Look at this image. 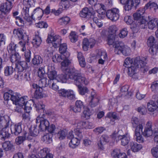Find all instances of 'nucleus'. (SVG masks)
<instances>
[{
  "label": "nucleus",
  "instance_id": "nucleus-40",
  "mask_svg": "<svg viewBox=\"0 0 158 158\" xmlns=\"http://www.w3.org/2000/svg\"><path fill=\"white\" fill-rule=\"evenodd\" d=\"M93 13L91 12L87 7L84 8L80 13V16L83 18H85L87 16L91 15Z\"/></svg>",
  "mask_w": 158,
  "mask_h": 158
},
{
  "label": "nucleus",
  "instance_id": "nucleus-9",
  "mask_svg": "<svg viewBox=\"0 0 158 158\" xmlns=\"http://www.w3.org/2000/svg\"><path fill=\"white\" fill-rule=\"evenodd\" d=\"M23 31V30L21 28L15 29L13 31L14 35L19 40H24L25 42H28L29 37Z\"/></svg>",
  "mask_w": 158,
  "mask_h": 158
},
{
  "label": "nucleus",
  "instance_id": "nucleus-60",
  "mask_svg": "<svg viewBox=\"0 0 158 158\" xmlns=\"http://www.w3.org/2000/svg\"><path fill=\"white\" fill-rule=\"evenodd\" d=\"M13 91L11 90H8L7 92L4 93V98L5 101H8L11 100Z\"/></svg>",
  "mask_w": 158,
  "mask_h": 158
},
{
  "label": "nucleus",
  "instance_id": "nucleus-55",
  "mask_svg": "<svg viewBox=\"0 0 158 158\" xmlns=\"http://www.w3.org/2000/svg\"><path fill=\"white\" fill-rule=\"evenodd\" d=\"M29 131L32 135H34L35 136L38 135L40 131V130H38L35 126L29 128Z\"/></svg>",
  "mask_w": 158,
  "mask_h": 158
},
{
  "label": "nucleus",
  "instance_id": "nucleus-52",
  "mask_svg": "<svg viewBox=\"0 0 158 158\" xmlns=\"http://www.w3.org/2000/svg\"><path fill=\"white\" fill-rule=\"evenodd\" d=\"M115 36L114 34H110L108 35L107 39V42L109 45H114L116 43L121 42H114Z\"/></svg>",
  "mask_w": 158,
  "mask_h": 158
},
{
  "label": "nucleus",
  "instance_id": "nucleus-3",
  "mask_svg": "<svg viewBox=\"0 0 158 158\" xmlns=\"http://www.w3.org/2000/svg\"><path fill=\"white\" fill-rule=\"evenodd\" d=\"M70 77L71 80H74L75 85L77 86L83 85H86L88 83L85 78L81 76L79 72L75 69H72V75Z\"/></svg>",
  "mask_w": 158,
  "mask_h": 158
},
{
  "label": "nucleus",
  "instance_id": "nucleus-38",
  "mask_svg": "<svg viewBox=\"0 0 158 158\" xmlns=\"http://www.w3.org/2000/svg\"><path fill=\"white\" fill-rule=\"evenodd\" d=\"M80 141L78 138L75 137L71 140L69 143V146L72 148H75L79 144Z\"/></svg>",
  "mask_w": 158,
  "mask_h": 158
},
{
  "label": "nucleus",
  "instance_id": "nucleus-1",
  "mask_svg": "<svg viewBox=\"0 0 158 158\" xmlns=\"http://www.w3.org/2000/svg\"><path fill=\"white\" fill-rule=\"evenodd\" d=\"M61 41V37L59 35H56L54 36H50L48 37L47 41L48 43H51L52 46L55 48L59 47V52L60 54L65 55L66 58L69 57V53L67 51V46L66 44L63 43L60 44Z\"/></svg>",
  "mask_w": 158,
  "mask_h": 158
},
{
  "label": "nucleus",
  "instance_id": "nucleus-22",
  "mask_svg": "<svg viewBox=\"0 0 158 158\" xmlns=\"http://www.w3.org/2000/svg\"><path fill=\"white\" fill-rule=\"evenodd\" d=\"M46 69L48 71V76L49 80L53 81L57 77L56 72L54 70V68L51 66L46 65Z\"/></svg>",
  "mask_w": 158,
  "mask_h": 158
},
{
  "label": "nucleus",
  "instance_id": "nucleus-45",
  "mask_svg": "<svg viewBox=\"0 0 158 158\" xmlns=\"http://www.w3.org/2000/svg\"><path fill=\"white\" fill-rule=\"evenodd\" d=\"M17 47V45L13 42H11L7 47V50L10 54L16 52V48Z\"/></svg>",
  "mask_w": 158,
  "mask_h": 158
},
{
  "label": "nucleus",
  "instance_id": "nucleus-56",
  "mask_svg": "<svg viewBox=\"0 0 158 158\" xmlns=\"http://www.w3.org/2000/svg\"><path fill=\"white\" fill-rule=\"evenodd\" d=\"M80 129V127H77L75 131V137L78 138V139L81 140L83 137V134Z\"/></svg>",
  "mask_w": 158,
  "mask_h": 158
},
{
  "label": "nucleus",
  "instance_id": "nucleus-19",
  "mask_svg": "<svg viewBox=\"0 0 158 158\" xmlns=\"http://www.w3.org/2000/svg\"><path fill=\"white\" fill-rule=\"evenodd\" d=\"M147 64L146 59L142 57L138 56L134 60L133 64L138 68L144 67Z\"/></svg>",
  "mask_w": 158,
  "mask_h": 158
},
{
  "label": "nucleus",
  "instance_id": "nucleus-61",
  "mask_svg": "<svg viewBox=\"0 0 158 158\" xmlns=\"http://www.w3.org/2000/svg\"><path fill=\"white\" fill-rule=\"evenodd\" d=\"M133 62V60L132 58L128 57L125 60L124 66L125 67H128L129 66H132Z\"/></svg>",
  "mask_w": 158,
  "mask_h": 158
},
{
  "label": "nucleus",
  "instance_id": "nucleus-64",
  "mask_svg": "<svg viewBox=\"0 0 158 158\" xmlns=\"http://www.w3.org/2000/svg\"><path fill=\"white\" fill-rule=\"evenodd\" d=\"M151 88L152 91L155 93H158V83L156 82H153L151 84Z\"/></svg>",
  "mask_w": 158,
  "mask_h": 158
},
{
  "label": "nucleus",
  "instance_id": "nucleus-21",
  "mask_svg": "<svg viewBox=\"0 0 158 158\" xmlns=\"http://www.w3.org/2000/svg\"><path fill=\"white\" fill-rule=\"evenodd\" d=\"M30 86L33 88L35 89L34 97L35 98L38 99L43 97V89L42 88L38 86V85L35 83L30 84Z\"/></svg>",
  "mask_w": 158,
  "mask_h": 158
},
{
  "label": "nucleus",
  "instance_id": "nucleus-43",
  "mask_svg": "<svg viewBox=\"0 0 158 158\" xmlns=\"http://www.w3.org/2000/svg\"><path fill=\"white\" fill-rule=\"evenodd\" d=\"M21 96L20 94L17 93H14L13 91L12 96L11 97V100L12 101L13 104L17 105V104L18 102V100Z\"/></svg>",
  "mask_w": 158,
  "mask_h": 158
},
{
  "label": "nucleus",
  "instance_id": "nucleus-5",
  "mask_svg": "<svg viewBox=\"0 0 158 158\" xmlns=\"http://www.w3.org/2000/svg\"><path fill=\"white\" fill-rule=\"evenodd\" d=\"M114 48V52L116 54H119L122 53L125 56L130 54L131 49L129 47L125 46L122 42L116 43L113 45Z\"/></svg>",
  "mask_w": 158,
  "mask_h": 158
},
{
  "label": "nucleus",
  "instance_id": "nucleus-6",
  "mask_svg": "<svg viewBox=\"0 0 158 158\" xmlns=\"http://www.w3.org/2000/svg\"><path fill=\"white\" fill-rule=\"evenodd\" d=\"M36 123L37 124L40 123L39 127L40 131H46L49 124L48 121L44 118V114H40L37 117Z\"/></svg>",
  "mask_w": 158,
  "mask_h": 158
},
{
  "label": "nucleus",
  "instance_id": "nucleus-50",
  "mask_svg": "<svg viewBox=\"0 0 158 158\" xmlns=\"http://www.w3.org/2000/svg\"><path fill=\"white\" fill-rule=\"evenodd\" d=\"M149 52L152 55L156 54L158 52V44L156 43L154 45L150 47Z\"/></svg>",
  "mask_w": 158,
  "mask_h": 158
},
{
  "label": "nucleus",
  "instance_id": "nucleus-25",
  "mask_svg": "<svg viewBox=\"0 0 158 158\" xmlns=\"http://www.w3.org/2000/svg\"><path fill=\"white\" fill-rule=\"evenodd\" d=\"M72 72L66 73L64 72L65 73L64 74H59L57 79L58 81L62 83H66L69 79H71L70 76L72 75Z\"/></svg>",
  "mask_w": 158,
  "mask_h": 158
},
{
  "label": "nucleus",
  "instance_id": "nucleus-29",
  "mask_svg": "<svg viewBox=\"0 0 158 158\" xmlns=\"http://www.w3.org/2000/svg\"><path fill=\"white\" fill-rule=\"evenodd\" d=\"M33 106L36 109L38 112L40 113V114H44H44L46 113V112H44L45 106L41 101H39L35 104L34 102Z\"/></svg>",
  "mask_w": 158,
  "mask_h": 158
},
{
  "label": "nucleus",
  "instance_id": "nucleus-15",
  "mask_svg": "<svg viewBox=\"0 0 158 158\" xmlns=\"http://www.w3.org/2000/svg\"><path fill=\"white\" fill-rule=\"evenodd\" d=\"M95 43V40L92 38L89 39L86 38H84L82 42L83 50L84 51H87L89 47L90 48H93L94 46Z\"/></svg>",
  "mask_w": 158,
  "mask_h": 158
},
{
  "label": "nucleus",
  "instance_id": "nucleus-34",
  "mask_svg": "<svg viewBox=\"0 0 158 158\" xmlns=\"http://www.w3.org/2000/svg\"><path fill=\"white\" fill-rule=\"evenodd\" d=\"M42 41L41 38L39 35H35L33 37L32 44L34 47L37 48L40 46Z\"/></svg>",
  "mask_w": 158,
  "mask_h": 158
},
{
  "label": "nucleus",
  "instance_id": "nucleus-35",
  "mask_svg": "<svg viewBox=\"0 0 158 158\" xmlns=\"http://www.w3.org/2000/svg\"><path fill=\"white\" fill-rule=\"evenodd\" d=\"M43 61L42 57L38 55H35L31 61L32 64L36 67L39 66L42 63Z\"/></svg>",
  "mask_w": 158,
  "mask_h": 158
},
{
  "label": "nucleus",
  "instance_id": "nucleus-44",
  "mask_svg": "<svg viewBox=\"0 0 158 158\" xmlns=\"http://www.w3.org/2000/svg\"><path fill=\"white\" fill-rule=\"evenodd\" d=\"M130 147L131 150L134 152H137L142 148V145L135 142H131Z\"/></svg>",
  "mask_w": 158,
  "mask_h": 158
},
{
  "label": "nucleus",
  "instance_id": "nucleus-41",
  "mask_svg": "<svg viewBox=\"0 0 158 158\" xmlns=\"http://www.w3.org/2000/svg\"><path fill=\"white\" fill-rule=\"evenodd\" d=\"M70 19L68 16H64L60 18L58 20V23L61 25L65 26L70 22Z\"/></svg>",
  "mask_w": 158,
  "mask_h": 158
},
{
  "label": "nucleus",
  "instance_id": "nucleus-4",
  "mask_svg": "<svg viewBox=\"0 0 158 158\" xmlns=\"http://www.w3.org/2000/svg\"><path fill=\"white\" fill-rule=\"evenodd\" d=\"M21 50L24 52V58L25 61L20 62L17 66L20 71H26L29 68L28 64L31 61V52L29 49H26L24 47L21 48Z\"/></svg>",
  "mask_w": 158,
  "mask_h": 158
},
{
  "label": "nucleus",
  "instance_id": "nucleus-48",
  "mask_svg": "<svg viewBox=\"0 0 158 158\" xmlns=\"http://www.w3.org/2000/svg\"><path fill=\"white\" fill-rule=\"evenodd\" d=\"M143 130L140 131L138 130L137 132L135 131V134L136 136V139L137 142L139 143H143L144 142V139L142 136L141 135L142 132Z\"/></svg>",
  "mask_w": 158,
  "mask_h": 158
},
{
  "label": "nucleus",
  "instance_id": "nucleus-10",
  "mask_svg": "<svg viewBox=\"0 0 158 158\" xmlns=\"http://www.w3.org/2000/svg\"><path fill=\"white\" fill-rule=\"evenodd\" d=\"M157 19H153L148 22L146 20H143L140 24V28L144 29L148 26L149 29L153 30L156 26H157Z\"/></svg>",
  "mask_w": 158,
  "mask_h": 158
},
{
  "label": "nucleus",
  "instance_id": "nucleus-32",
  "mask_svg": "<svg viewBox=\"0 0 158 158\" xmlns=\"http://www.w3.org/2000/svg\"><path fill=\"white\" fill-rule=\"evenodd\" d=\"M15 71H17V69L15 68H14L12 66H6L4 68V75L6 77L10 76L12 75Z\"/></svg>",
  "mask_w": 158,
  "mask_h": 158
},
{
  "label": "nucleus",
  "instance_id": "nucleus-39",
  "mask_svg": "<svg viewBox=\"0 0 158 158\" xmlns=\"http://www.w3.org/2000/svg\"><path fill=\"white\" fill-rule=\"evenodd\" d=\"M23 136H19L15 139V142L17 144H20L23 143L26 140L27 132L24 129H23Z\"/></svg>",
  "mask_w": 158,
  "mask_h": 158
},
{
  "label": "nucleus",
  "instance_id": "nucleus-12",
  "mask_svg": "<svg viewBox=\"0 0 158 158\" xmlns=\"http://www.w3.org/2000/svg\"><path fill=\"white\" fill-rule=\"evenodd\" d=\"M60 96L64 97H67L71 100L76 99L75 94L72 90H66L65 89H61L58 91Z\"/></svg>",
  "mask_w": 158,
  "mask_h": 158
},
{
  "label": "nucleus",
  "instance_id": "nucleus-36",
  "mask_svg": "<svg viewBox=\"0 0 158 158\" xmlns=\"http://www.w3.org/2000/svg\"><path fill=\"white\" fill-rule=\"evenodd\" d=\"M119 138L121 141V144L123 146H125L129 143L130 138L129 135L127 134L120 135Z\"/></svg>",
  "mask_w": 158,
  "mask_h": 158
},
{
  "label": "nucleus",
  "instance_id": "nucleus-53",
  "mask_svg": "<svg viewBox=\"0 0 158 158\" xmlns=\"http://www.w3.org/2000/svg\"><path fill=\"white\" fill-rule=\"evenodd\" d=\"M65 56V55L63 54H61V55L58 54H56L53 57V61L55 62H60L62 60L64 59Z\"/></svg>",
  "mask_w": 158,
  "mask_h": 158
},
{
  "label": "nucleus",
  "instance_id": "nucleus-49",
  "mask_svg": "<svg viewBox=\"0 0 158 158\" xmlns=\"http://www.w3.org/2000/svg\"><path fill=\"white\" fill-rule=\"evenodd\" d=\"M124 21L128 25H130L131 26H135V23H134V21L133 20V17L129 15L126 16L124 18Z\"/></svg>",
  "mask_w": 158,
  "mask_h": 158
},
{
  "label": "nucleus",
  "instance_id": "nucleus-24",
  "mask_svg": "<svg viewBox=\"0 0 158 158\" xmlns=\"http://www.w3.org/2000/svg\"><path fill=\"white\" fill-rule=\"evenodd\" d=\"M77 127L82 129H91L94 128L95 126L92 122L86 121L79 122L77 124Z\"/></svg>",
  "mask_w": 158,
  "mask_h": 158
},
{
  "label": "nucleus",
  "instance_id": "nucleus-7",
  "mask_svg": "<svg viewBox=\"0 0 158 158\" xmlns=\"http://www.w3.org/2000/svg\"><path fill=\"white\" fill-rule=\"evenodd\" d=\"M26 128L27 129V127L24 126L23 123V121L10 126L11 133L15 135H19L22 132L24 129L26 131Z\"/></svg>",
  "mask_w": 158,
  "mask_h": 158
},
{
  "label": "nucleus",
  "instance_id": "nucleus-20",
  "mask_svg": "<svg viewBox=\"0 0 158 158\" xmlns=\"http://www.w3.org/2000/svg\"><path fill=\"white\" fill-rule=\"evenodd\" d=\"M10 56V60L11 62L12 63H15V68L17 70H19V71H22L23 70L20 71L19 69V68L17 66L22 61H20L21 59V57L19 54L16 52L11 53Z\"/></svg>",
  "mask_w": 158,
  "mask_h": 158
},
{
  "label": "nucleus",
  "instance_id": "nucleus-28",
  "mask_svg": "<svg viewBox=\"0 0 158 158\" xmlns=\"http://www.w3.org/2000/svg\"><path fill=\"white\" fill-rule=\"evenodd\" d=\"M41 79L39 81V85L38 86L43 89V87H45L48 86L49 87H51V82L52 81L51 80L48 79L46 77H43L40 78Z\"/></svg>",
  "mask_w": 158,
  "mask_h": 158
},
{
  "label": "nucleus",
  "instance_id": "nucleus-46",
  "mask_svg": "<svg viewBox=\"0 0 158 158\" xmlns=\"http://www.w3.org/2000/svg\"><path fill=\"white\" fill-rule=\"evenodd\" d=\"M77 87L78 93L81 95H85L86 94L88 93L89 91V89L86 86H82L81 85Z\"/></svg>",
  "mask_w": 158,
  "mask_h": 158
},
{
  "label": "nucleus",
  "instance_id": "nucleus-63",
  "mask_svg": "<svg viewBox=\"0 0 158 158\" xmlns=\"http://www.w3.org/2000/svg\"><path fill=\"white\" fill-rule=\"evenodd\" d=\"M117 31V28L114 25H112L109 27L108 28V32L109 35L114 34V36H116V33Z\"/></svg>",
  "mask_w": 158,
  "mask_h": 158
},
{
  "label": "nucleus",
  "instance_id": "nucleus-26",
  "mask_svg": "<svg viewBox=\"0 0 158 158\" xmlns=\"http://www.w3.org/2000/svg\"><path fill=\"white\" fill-rule=\"evenodd\" d=\"M69 57L66 58L65 56L64 57V59H63V61L61 63L62 66V69L64 72H72V70H71L68 67V66L71 63L70 61L68 59Z\"/></svg>",
  "mask_w": 158,
  "mask_h": 158
},
{
  "label": "nucleus",
  "instance_id": "nucleus-62",
  "mask_svg": "<svg viewBox=\"0 0 158 158\" xmlns=\"http://www.w3.org/2000/svg\"><path fill=\"white\" fill-rule=\"evenodd\" d=\"M67 135L66 131L64 130L59 131L57 134V136L60 140H62L65 139Z\"/></svg>",
  "mask_w": 158,
  "mask_h": 158
},
{
  "label": "nucleus",
  "instance_id": "nucleus-13",
  "mask_svg": "<svg viewBox=\"0 0 158 158\" xmlns=\"http://www.w3.org/2000/svg\"><path fill=\"white\" fill-rule=\"evenodd\" d=\"M12 7V3L6 2L2 3L0 7V11H1V14L2 15H5L6 16H7V18H8V15L10 12Z\"/></svg>",
  "mask_w": 158,
  "mask_h": 158
},
{
  "label": "nucleus",
  "instance_id": "nucleus-57",
  "mask_svg": "<svg viewBox=\"0 0 158 158\" xmlns=\"http://www.w3.org/2000/svg\"><path fill=\"white\" fill-rule=\"evenodd\" d=\"M83 116L85 118L88 119L92 115V113L90 109L88 108H86L84 109L83 111Z\"/></svg>",
  "mask_w": 158,
  "mask_h": 158
},
{
  "label": "nucleus",
  "instance_id": "nucleus-27",
  "mask_svg": "<svg viewBox=\"0 0 158 158\" xmlns=\"http://www.w3.org/2000/svg\"><path fill=\"white\" fill-rule=\"evenodd\" d=\"M84 107V102L80 100H77L75 102V106H73L71 109L74 112L77 113L80 112Z\"/></svg>",
  "mask_w": 158,
  "mask_h": 158
},
{
  "label": "nucleus",
  "instance_id": "nucleus-58",
  "mask_svg": "<svg viewBox=\"0 0 158 158\" xmlns=\"http://www.w3.org/2000/svg\"><path fill=\"white\" fill-rule=\"evenodd\" d=\"M128 32L127 28L126 27H124L120 30L119 36L120 38H124L127 36Z\"/></svg>",
  "mask_w": 158,
  "mask_h": 158
},
{
  "label": "nucleus",
  "instance_id": "nucleus-42",
  "mask_svg": "<svg viewBox=\"0 0 158 158\" xmlns=\"http://www.w3.org/2000/svg\"><path fill=\"white\" fill-rule=\"evenodd\" d=\"M98 55L100 56L101 58L98 60V63L99 64H103L104 63L105 60L107 58L106 53L104 52L99 51L98 53Z\"/></svg>",
  "mask_w": 158,
  "mask_h": 158
},
{
  "label": "nucleus",
  "instance_id": "nucleus-23",
  "mask_svg": "<svg viewBox=\"0 0 158 158\" xmlns=\"http://www.w3.org/2000/svg\"><path fill=\"white\" fill-rule=\"evenodd\" d=\"M29 8L27 7H26L25 9L23 11V13H24V18L27 22H32V20H34L35 19H37V15H35L34 14V11L32 14L31 16H30L29 14Z\"/></svg>",
  "mask_w": 158,
  "mask_h": 158
},
{
  "label": "nucleus",
  "instance_id": "nucleus-31",
  "mask_svg": "<svg viewBox=\"0 0 158 158\" xmlns=\"http://www.w3.org/2000/svg\"><path fill=\"white\" fill-rule=\"evenodd\" d=\"M109 141V137L107 135H102L100 137L99 142L98 143L99 148L103 150L104 148V145Z\"/></svg>",
  "mask_w": 158,
  "mask_h": 158
},
{
  "label": "nucleus",
  "instance_id": "nucleus-16",
  "mask_svg": "<svg viewBox=\"0 0 158 158\" xmlns=\"http://www.w3.org/2000/svg\"><path fill=\"white\" fill-rule=\"evenodd\" d=\"M152 122L150 121L148 122L144 128L143 131H142V132H141L143 136L148 137L154 134V129L153 130H152Z\"/></svg>",
  "mask_w": 158,
  "mask_h": 158
},
{
  "label": "nucleus",
  "instance_id": "nucleus-18",
  "mask_svg": "<svg viewBox=\"0 0 158 158\" xmlns=\"http://www.w3.org/2000/svg\"><path fill=\"white\" fill-rule=\"evenodd\" d=\"M131 123L132 127L135 128V131L137 132L138 130H143V123L140 121L138 118L133 117L131 120Z\"/></svg>",
  "mask_w": 158,
  "mask_h": 158
},
{
  "label": "nucleus",
  "instance_id": "nucleus-54",
  "mask_svg": "<svg viewBox=\"0 0 158 158\" xmlns=\"http://www.w3.org/2000/svg\"><path fill=\"white\" fill-rule=\"evenodd\" d=\"M69 37L72 43H74L78 40V36L75 31H72Z\"/></svg>",
  "mask_w": 158,
  "mask_h": 158
},
{
  "label": "nucleus",
  "instance_id": "nucleus-47",
  "mask_svg": "<svg viewBox=\"0 0 158 158\" xmlns=\"http://www.w3.org/2000/svg\"><path fill=\"white\" fill-rule=\"evenodd\" d=\"M121 3L124 5V8L125 11H129L131 10L130 1V0H120Z\"/></svg>",
  "mask_w": 158,
  "mask_h": 158
},
{
  "label": "nucleus",
  "instance_id": "nucleus-14",
  "mask_svg": "<svg viewBox=\"0 0 158 158\" xmlns=\"http://www.w3.org/2000/svg\"><path fill=\"white\" fill-rule=\"evenodd\" d=\"M50 12H51L49 5H48L44 10H43L40 7L36 8L34 10V12L35 15H38L40 14L39 16L36 18L39 20L41 19L44 14L48 15L49 14Z\"/></svg>",
  "mask_w": 158,
  "mask_h": 158
},
{
  "label": "nucleus",
  "instance_id": "nucleus-51",
  "mask_svg": "<svg viewBox=\"0 0 158 158\" xmlns=\"http://www.w3.org/2000/svg\"><path fill=\"white\" fill-rule=\"evenodd\" d=\"M46 69V66L39 67L37 72L38 75L39 77L42 78L44 77L46 73L45 70Z\"/></svg>",
  "mask_w": 158,
  "mask_h": 158
},
{
  "label": "nucleus",
  "instance_id": "nucleus-11",
  "mask_svg": "<svg viewBox=\"0 0 158 158\" xmlns=\"http://www.w3.org/2000/svg\"><path fill=\"white\" fill-rule=\"evenodd\" d=\"M106 15L109 19L112 20L116 21L119 17V10L116 8L109 10L106 12Z\"/></svg>",
  "mask_w": 158,
  "mask_h": 158
},
{
  "label": "nucleus",
  "instance_id": "nucleus-2",
  "mask_svg": "<svg viewBox=\"0 0 158 158\" xmlns=\"http://www.w3.org/2000/svg\"><path fill=\"white\" fill-rule=\"evenodd\" d=\"M145 13L144 9H139L134 14L133 16L134 20H136L135 26H131V29L133 33H136L138 32L140 28V24L143 20H145L144 18V14Z\"/></svg>",
  "mask_w": 158,
  "mask_h": 158
},
{
  "label": "nucleus",
  "instance_id": "nucleus-30",
  "mask_svg": "<svg viewBox=\"0 0 158 158\" xmlns=\"http://www.w3.org/2000/svg\"><path fill=\"white\" fill-rule=\"evenodd\" d=\"M111 156L114 158H127L125 153L121 152L120 150L118 149L113 150L111 153Z\"/></svg>",
  "mask_w": 158,
  "mask_h": 158
},
{
  "label": "nucleus",
  "instance_id": "nucleus-37",
  "mask_svg": "<svg viewBox=\"0 0 158 158\" xmlns=\"http://www.w3.org/2000/svg\"><path fill=\"white\" fill-rule=\"evenodd\" d=\"M2 147L5 151L11 150L13 148V145L11 142L9 141H6L2 143Z\"/></svg>",
  "mask_w": 158,
  "mask_h": 158
},
{
  "label": "nucleus",
  "instance_id": "nucleus-33",
  "mask_svg": "<svg viewBox=\"0 0 158 158\" xmlns=\"http://www.w3.org/2000/svg\"><path fill=\"white\" fill-rule=\"evenodd\" d=\"M53 135L52 134L45 133L42 137L41 140L45 143L49 144L52 142Z\"/></svg>",
  "mask_w": 158,
  "mask_h": 158
},
{
  "label": "nucleus",
  "instance_id": "nucleus-17",
  "mask_svg": "<svg viewBox=\"0 0 158 158\" xmlns=\"http://www.w3.org/2000/svg\"><path fill=\"white\" fill-rule=\"evenodd\" d=\"M23 71H19L17 70V73L15 74L14 77L17 80H23L25 81H29L30 80V74L29 73H23Z\"/></svg>",
  "mask_w": 158,
  "mask_h": 158
},
{
  "label": "nucleus",
  "instance_id": "nucleus-59",
  "mask_svg": "<svg viewBox=\"0 0 158 158\" xmlns=\"http://www.w3.org/2000/svg\"><path fill=\"white\" fill-rule=\"evenodd\" d=\"M27 97L23 96L21 97H20L19 100L17 104V105H18L21 106H24L27 102H28L27 101L26 98Z\"/></svg>",
  "mask_w": 158,
  "mask_h": 158
},
{
  "label": "nucleus",
  "instance_id": "nucleus-8",
  "mask_svg": "<svg viewBox=\"0 0 158 158\" xmlns=\"http://www.w3.org/2000/svg\"><path fill=\"white\" fill-rule=\"evenodd\" d=\"M99 100V97L93 90L88 98L89 105L91 108L94 107L98 105Z\"/></svg>",
  "mask_w": 158,
  "mask_h": 158
}]
</instances>
